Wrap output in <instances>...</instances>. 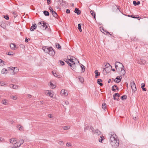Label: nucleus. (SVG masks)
Masks as SVG:
<instances>
[{"mask_svg":"<svg viewBox=\"0 0 148 148\" xmlns=\"http://www.w3.org/2000/svg\"><path fill=\"white\" fill-rule=\"evenodd\" d=\"M48 25V24L46 23L45 22L43 21L39 22L38 24V27L43 30H45L47 27Z\"/></svg>","mask_w":148,"mask_h":148,"instance_id":"obj_1","label":"nucleus"},{"mask_svg":"<svg viewBox=\"0 0 148 148\" xmlns=\"http://www.w3.org/2000/svg\"><path fill=\"white\" fill-rule=\"evenodd\" d=\"M110 143L113 147L116 148L119 146V140L116 139L114 141H112V142H110Z\"/></svg>","mask_w":148,"mask_h":148,"instance_id":"obj_2","label":"nucleus"},{"mask_svg":"<svg viewBox=\"0 0 148 148\" xmlns=\"http://www.w3.org/2000/svg\"><path fill=\"white\" fill-rule=\"evenodd\" d=\"M20 142H21V143L18 145L16 144V143H14V145H13L12 146H11L10 147L12 148H17L18 147H19L21 145H22L24 143V140L22 139H20Z\"/></svg>","mask_w":148,"mask_h":148,"instance_id":"obj_3","label":"nucleus"},{"mask_svg":"<svg viewBox=\"0 0 148 148\" xmlns=\"http://www.w3.org/2000/svg\"><path fill=\"white\" fill-rule=\"evenodd\" d=\"M115 67L117 71L118 72H119L120 70V68L119 67V68H118V65H119L120 67L121 66L123 67L124 68V66L122 64L119 62H116L115 63Z\"/></svg>","mask_w":148,"mask_h":148,"instance_id":"obj_4","label":"nucleus"},{"mask_svg":"<svg viewBox=\"0 0 148 148\" xmlns=\"http://www.w3.org/2000/svg\"><path fill=\"white\" fill-rule=\"evenodd\" d=\"M131 87L132 90L133 92H135L136 90V85L134 81L131 80L130 83Z\"/></svg>","mask_w":148,"mask_h":148,"instance_id":"obj_5","label":"nucleus"},{"mask_svg":"<svg viewBox=\"0 0 148 148\" xmlns=\"http://www.w3.org/2000/svg\"><path fill=\"white\" fill-rule=\"evenodd\" d=\"M49 9L50 10V12L53 16L55 18H57L58 16V14L56 12L53 10L51 6H49Z\"/></svg>","mask_w":148,"mask_h":148,"instance_id":"obj_6","label":"nucleus"},{"mask_svg":"<svg viewBox=\"0 0 148 148\" xmlns=\"http://www.w3.org/2000/svg\"><path fill=\"white\" fill-rule=\"evenodd\" d=\"M123 67H120V70L119 72H118L119 73V74L122 76V75H124L125 73V71L124 70Z\"/></svg>","mask_w":148,"mask_h":148,"instance_id":"obj_7","label":"nucleus"},{"mask_svg":"<svg viewBox=\"0 0 148 148\" xmlns=\"http://www.w3.org/2000/svg\"><path fill=\"white\" fill-rule=\"evenodd\" d=\"M48 53L52 56H53L55 55V52L52 47H49V50Z\"/></svg>","mask_w":148,"mask_h":148,"instance_id":"obj_8","label":"nucleus"},{"mask_svg":"<svg viewBox=\"0 0 148 148\" xmlns=\"http://www.w3.org/2000/svg\"><path fill=\"white\" fill-rule=\"evenodd\" d=\"M122 78V77L121 76H118L114 80V81L116 83H119L121 81Z\"/></svg>","mask_w":148,"mask_h":148,"instance_id":"obj_9","label":"nucleus"},{"mask_svg":"<svg viewBox=\"0 0 148 148\" xmlns=\"http://www.w3.org/2000/svg\"><path fill=\"white\" fill-rule=\"evenodd\" d=\"M110 135L111 136H110V143L112 142V141H114L116 139V136L115 134H111Z\"/></svg>","mask_w":148,"mask_h":148,"instance_id":"obj_10","label":"nucleus"},{"mask_svg":"<svg viewBox=\"0 0 148 148\" xmlns=\"http://www.w3.org/2000/svg\"><path fill=\"white\" fill-rule=\"evenodd\" d=\"M146 61L143 59H140L138 61V63L140 64H144L146 63Z\"/></svg>","mask_w":148,"mask_h":148,"instance_id":"obj_11","label":"nucleus"},{"mask_svg":"<svg viewBox=\"0 0 148 148\" xmlns=\"http://www.w3.org/2000/svg\"><path fill=\"white\" fill-rule=\"evenodd\" d=\"M72 58H71L70 59H69V61H70L69 62H70V63H71L72 64H75L74 60H76L77 59L73 56L72 57Z\"/></svg>","mask_w":148,"mask_h":148,"instance_id":"obj_12","label":"nucleus"},{"mask_svg":"<svg viewBox=\"0 0 148 148\" xmlns=\"http://www.w3.org/2000/svg\"><path fill=\"white\" fill-rule=\"evenodd\" d=\"M42 49L45 52L48 53L49 50V47L47 48V47L44 46L43 47Z\"/></svg>","mask_w":148,"mask_h":148,"instance_id":"obj_13","label":"nucleus"},{"mask_svg":"<svg viewBox=\"0 0 148 148\" xmlns=\"http://www.w3.org/2000/svg\"><path fill=\"white\" fill-rule=\"evenodd\" d=\"M37 26L36 24L35 23L34 25H32L30 29V30L31 31H34L35 29H36Z\"/></svg>","mask_w":148,"mask_h":148,"instance_id":"obj_14","label":"nucleus"},{"mask_svg":"<svg viewBox=\"0 0 148 148\" xmlns=\"http://www.w3.org/2000/svg\"><path fill=\"white\" fill-rule=\"evenodd\" d=\"M74 12L77 14L78 15H79L81 13V11L78 8H75V10Z\"/></svg>","mask_w":148,"mask_h":148,"instance_id":"obj_15","label":"nucleus"},{"mask_svg":"<svg viewBox=\"0 0 148 148\" xmlns=\"http://www.w3.org/2000/svg\"><path fill=\"white\" fill-rule=\"evenodd\" d=\"M95 73L96 75L95 76V77L96 78H98V76L100 75V72H99L97 70L95 71Z\"/></svg>","mask_w":148,"mask_h":148,"instance_id":"obj_16","label":"nucleus"},{"mask_svg":"<svg viewBox=\"0 0 148 148\" xmlns=\"http://www.w3.org/2000/svg\"><path fill=\"white\" fill-rule=\"evenodd\" d=\"M45 93L48 94L51 97L53 98V94L51 92H49V90H46L45 91Z\"/></svg>","mask_w":148,"mask_h":148,"instance_id":"obj_17","label":"nucleus"},{"mask_svg":"<svg viewBox=\"0 0 148 148\" xmlns=\"http://www.w3.org/2000/svg\"><path fill=\"white\" fill-rule=\"evenodd\" d=\"M102 81H103L101 79H99L97 80V83L100 86H102L103 84L101 82H102Z\"/></svg>","mask_w":148,"mask_h":148,"instance_id":"obj_18","label":"nucleus"},{"mask_svg":"<svg viewBox=\"0 0 148 148\" xmlns=\"http://www.w3.org/2000/svg\"><path fill=\"white\" fill-rule=\"evenodd\" d=\"M10 143L12 144L14 143H16V140L15 138H12L10 139Z\"/></svg>","mask_w":148,"mask_h":148,"instance_id":"obj_19","label":"nucleus"},{"mask_svg":"<svg viewBox=\"0 0 148 148\" xmlns=\"http://www.w3.org/2000/svg\"><path fill=\"white\" fill-rule=\"evenodd\" d=\"M71 66H70L71 68V69L75 71L76 69V66H75V64H72L71 63Z\"/></svg>","mask_w":148,"mask_h":148,"instance_id":"obj_20","label":"nucleus"},{"mask_svg":"<svg viewBox=\"0 0 148 148\" xmlns=\"http://www.w3.org/2000/svg\"><path fill=\"white\" fill-rule=\"evenodd\" d=\"M106 67L104 69V70H107V69L108 68H112V66H111L109 63H107L105 65Z\"/></svg>","mask_w":148,"mask_h":148,"instance_id":"obj_21","label":"nucleus"},{"mask_svg":"<svg viewBox=\"0 0 148 148\" xmlns=\"http://www.w3.org/2000/svg\"><path fill=\"white\" fill-rule=\"evenodd\" d=\"M10 47L12 49H15V48L16 47L15 44L11 43L10 45Z\"/></svg>","mask_w":148,"mask_h":148,"instance_id":"obj_22","label":"nucleus"},{"mask_svg":"<svg viewBox=\"0 0 148 148\" xmlns=\"http://www.w3.org/2000/svg\"><path fill=\"white\" fill-rule=\"evenodd\" d=\"M10 87L14 89H17L18 88V86L17 85L12 84L10 85Z\"/></svg>","mask_w":148,"mask_h":148,"instance_id":"obj_23","label":"nucleus"},{"mask_svg":"<svg viewBox=\"0 0 148 148\" xmlns=\"http://www.w3.org/2000/svg\"><path fill=\"white\" fill-rule=\"evenodd\" d=\"M64 60L70 66H71V63L69 62V59L65 58L64 59Z\"/></svg>","mask_w":148,"mask_h":148,"instance_id":"obj_24","label":"nucleus"},{"mask_svg":"<svg viewBox=\"0 0 148 148\" xmlns=\"http://www.w3.org/2000/svg\"><path fill=\"white\" fill-rule=\"evenodd\" d=\"M95 133L97 135H99L101 134V132L98 129L96 130L95 131Z\"/></svg>","mask_w":148,"mask_h":148,"instance_id":"obj_25","label":"nucleus"},{"mask_svg":"<svg viewBox=\"0 0 148 148\" xmlns=\"http://www.w3.org/2000/svg\"><path fill=\"white\" fill-rule=\"evenodd\" d=\"M90 13L91 14L92 16L94 17V18L95 19L96 18V14L94 12L93 10H91L90 11Z\"/></svg>","mask_w":148,"mask_h":148,"instance_id":"obj_26","label":"nucleus"},{"mask_svg":"<svg viewBox=\"0 0 148 148\" xmlns=\"http://www.w3.org/2000/svg\"><path fill=\"white\" fill-rule=\"evenodd\" d=\"M61 93L62 95H67L68 94V93H67L66 94L65 91V90L64 89H62V90H61Z\"/></svg>","mask_w":148,"mask_h":148,"instance_id":"obj_27","label":"nucleus"},{"mask_svg":"<svg viewBox=\"0 0 148 148\" xmlns=\"http://www.w3.org/2000/svg\"><path fill=\"white\" fill-rule=\"evenodd\" d=\"M43 13L44 15L45 16H48L49 15V12L46 10L44 11Z\"/></svg>","mask_w":148,"mask_h":148,"instance_id":"obj_28","label":"nucleus"},{"mask_svg":"<svg viewBox=\"0 0 148 148\" xmlns=\"http://www.w3.org/2000/svg\"><path fill=\"white\" fill-rule=\"evenodd\" d=\"M140 1H138L137 2L135 1H133V4L135 5L136 6L137 5H138L140 4Z\"/></svg>","mask_w":148,"mask_h":148,"instance_id":"obj_29","label":"nucleus"},{"mask_svg":"<svg viewBox=\"0 0 148 148\" xmlns=\"http://www.w3.org/2000/svg\"><path fill=\"white\" fill-rule=\"evenodd\" d=\"M6 24L4 23H2L0 25L1 27L3 29H5L6 27Z\"/></svg>","mask_w":148,"mask_h":148,"instance_id":"obj_30","label":"nucleus"},{"mask_svg":"<svg viewBox=\"0 0 148 148\" xmlns=\"http://www.w3.org/2000/svg\"><path fill=\"white\" fill-rule=\"evenodd\" d=\"M80 66H81V68L82 70V73L84 72L85 70V66L82 64H81L80 65Z\"/></svg>","mask_w":148,"mask_h":148,"instance_id":"obj_31","label":"nucleus"},{"mask_svg":"<svg viewBox=\"0 0 148 148\" xmlns=\"http://www.w3.org/2000/svg\"><path fill=\"white\" fill-rule=\"evenodd\" d=\"M8 71L5 69H3L2 70V73L3 74H6L7 73Z\"/></svg>","mask_w":148,"mask_h":148,"instance_id":"obj_32","label":"nucleus"},{"mask_svg":"<svg viewBox=\"0 0 148 148\" xmlns=\"http://www.w3.org/2000/svg\"><path fill=\"white\" fill-rule=\"evenodd\" d=\"M100 138L99 139V141L101 143H102L103 140L104 139V137L103 136H100Z\"/></svg>","mask_w":148,"mask_h":148,"instance_id":"obj_33","label":"nucleus"},{"mask_svg":"<svg viewBox=\"0 0 148 148\" xmlns=\"http://www.w3.org/2000/svg\"><path fill=\"white\" fill-rule=\"evenodd\" d=\"M90 131L92 132L94 134L95 133V130H94V128L92 127V126H90Z\"/></svg>","mask_w":148,"mask_h":148,"instance_id":"obj_34","label":"nucleus"},{"mask_svg":"<svg viewBox=\"0 0 148 148\" xmlns=\"http://www.w3.org/2000/svg\"><path fill=\"white\" fill-rule=\"evenodd\" d=\"M55 46H56V47L57 49H61V46L59 44H58V43L56 44L55 45Z\"/></svg>","mask_w":148,"mask_h":148,"instance_id":"obj_35","label":"nucleus"},{"mask_svg":"<svg viewBox=\"0 0 148 148\" xmlns=\"http://www.w3.org/2000/svg\"><path fill=\"white\" fill-rule=\"evenodd\" d=\"M3 62V61L0 59V66H2L5 65Z\"/></svg>","mask_w":148,"mask_h":148,"instance_id":"obj_36","label":"nucleus"},{"mask_svg":"<svg viewBox=\"0 0 148 148\" xmlns=\"http://www.w3.org/2000/svg\"><path fill=\"white\" fill-rule=\"evenodd\" d=\"M78 29L79 30V31L81 32L82 31V30L81 29V26L80 24H79L78 25Z\"/></svg>","mask_w":148,"mask_h":148,"instance_id":"obj_37","label":"nucleus"},{"mask_svg":"<svg viewBox=\"0 0 148 148\" xmlns=\"http://www.w3.org/2000/svg\"><path fill=\"white\" fill-rule=\"evenodd\" d=\"M89 126L87 125H85V127L84 128V131L86 132L87 130H88L89 129Z\"/></svg>","mask_w":148,"mask_h":148,"instance_id":"obj_38","label":"nucleus"},{"mask_svg":"<svg viewBox=\"0 0 148 148\" xmlns=\"http://www.w3.org/2000/svg\"><path fill=\"white\" fill-rule=\"evenodd\" d=\"M102 108L104 110H106V104L105 103L102 104Z\"/></svg>","mask_w":148,"mask_h":148,"instance_id":"obj_39","label":"nucleus"},{"mask_svg":"<svg viewBox=\"0 0 148 148\" xmlns=\"http://www.w3.org/2000/svg\"><path fill=\"white\" fill-rule=\"evenodd\" d=\"M79 81L81 83H83L84 81L83 78L82 77H79Z\"/></svg>","mask_w":148,"mask_h":148,"instance_id":"obj_40","label":"nucleus"},{"mask_svg":"<svg viewBox=\"0 0 148 148\" xmlns=\"http://www.w3.org/2000/svg\"><path fill=\"white\" fill-rule=\"evenodd\" d=\"M18 129L20 130H23V127L20 125H18Z\"/></svg>","mask_w":148,"mask_h":148,"instance_id":"obj_41","label":"nucleus"},{"mask_svg":"<svg viewBox=\"0 0 148 148\" xmlns=\"http://www.w3.org/2000/svg\"><path fill=\"white\" fill-rule=\"evenodd\" d=\"M70 128V127L69 126H64L63 127V128L64 130H68Z\"/></svg>","mask_w":148,"mask_h":148,"instance_id":"obj_42","label":"nucleus"},{"mask_svg":"<svg viewBox=\"0 0 148 148\" xmlns=\"http://www.w3.org/2000/svg\"><path fill=\"white\" fill-rule=\"evenodd\" d=\"M127 96L126 95H123L121 97V99L122 100H124L125 99H127Z\"/></svg>","mask_w":148,"mask_h":148,"instance_id":"obj_43","label":"nucleus"},{"mask_svg":"<svg viewBox=\"0 0 148 148\" xmlns=\"http://www.w3.org/2000/svg\"><path fill=\"white\" fill-rule=\"evenodd\" d=\"M13 14L14 16V18H16L17 16V14L16 12H13Z\"/></svg>","mask_w":148,"mask_h":148,"instance_id":"obj_44","label":"nucleus"},{"mask_svg":"<svg viewBox=\"0 0 148 148\" xmlns=\"http://www.w3.org/2000/svg\"><path fill=\"white\" fill-rule=\"evenodd\" d=\"M107 70H104L105 71H106L107 73H109V71H110V68H107Z\"/></svg>","mask_w":148,"mask_h":148,"instance_id":"obj_45","label":"nucleus"},{"mask_svg":"<svg viewBox=\"0 0 148 148\" xmlns=\"http://www.w3.org/2000/svg\"><path fill=\"white\" fill-rule=\"evenodd\" d=\"M59 62L60 63V64L62 65H65V63H64V62L62 60H60L59 61Z\"/></svg>","mask_w":148,"mask_h":148,"instance_id":"obj_46","label":"nucleus"},{"mask_svg":"<svg viewBox=\"0 0 148 148\" xmlns=\"http://www.w3.org/2000/svg\"><path fill=\"white\" fill-rule=\"evenodd\" d=\"M66 2L65 1H63V2H62L61 4L60 5H62V6H65L66 5Z\"/></svg>","mask_w":148,"mask_h":148,"instance_id":"obj_47","label":"nucleus"},{"mask_svg":"<svg viewBox=\"0 0 148 148\" xmlns=\"http://www.w3.org/2000/svg\"><path fill=\"white\" fill-rule=\"evenodd\" d=\"M2 102H3V104L5 105H7V103L5 100L4 99V100H2Z\"/></svg>","mask_w":148,"mask_h":148,"instance_id":"obj_48","label":"nucleus"},{"mask_svg":"<svg viewBox=\"0 0 148 148\" xmlns=\"http://www.w3.org/2000/svg\"><path fill=\"white\" fill-rule=\"evenodd\" d=\"M4 18L7 20H8L9 19V16L8 15L5 16Z\"/></svg>","mask_w":148,"mask_h":148,"instance_id":"obj_49","label":"nucleus"},{"mask_svg":"<svg viewBox=\"0 0 148 148\" xmlns=\"http://www.w3.org/2000/svg\"><path fill=\"white\" fill-rule=\"evenodd\" d=\"M52 73H53V74L55 76V77H58V75L56 73H54V72H53V71H52Z\"/></svg>","mask_w":148,"mask_h":148,"instance_id":"obj_50","label":"nucleus"},{"mask_svg":"<svg viewBox=\"0 0 148 148\" xmlns=\"http://www.w3.org/2000/svg\"><path fill=\"white\" fill-rule=\"evenodd\" d=\"M7 54L8 55H13V53L12 51L9 52Z\"/></svg>","mask_w":148,"mask_h":148,"instance_id":"obj_51","label":"nucleus"},{"mask_svg":"<svg viewBox=\"0 0 148 148\" xmlns=\"http://www.w3.org/2000/svg\"><path fill=\"white\" fill-rule=\"evenodd\" d=\"M103 32V33H104V34H106V35H107L108 34H110V33L108 32L107 31H106L105 30L104 32Z\"/></svg>","mask_w":148,"mask_h":148,"instance_id":"obj_52","label":"nucleus"},{"mask_svg":"<svg viewBox=\"0 0 148 148\" xmlns=\"http://www.w3.org/2000/svg\"><path fill=\"white\" fill-rule=\"evenodd\" d=\"M57 2H59L60 3V5L61 4L62 2H63V0H56Z\"/></svg>","mask_w":148,"mask_h":148,"instance_id":"obj_53","label":"nucleus"},{"mask_svg":"<svg viewBox=\"0 0 148 148\" xmlns=\"http://www.w3.org/2000/svg\"><path fill=\"white\" fill-rule=\"evenodd\" d=\"M1 85V86H4L5 85V84L4 83V82H2L0 83Z\"/></svg>","mask_w":148,"mask_h":148,"instance_id":"obj_54","label":"nucleus"},{"mask_svg":"<svg viewBox=\"0 0 148 148\" xmlns=\"http://www.w3.org/2000/svg\"><path fill=\"white\" fill-rule=\"evenodd\" d=\"M11 98L14 100H16L17 98L14 96H11Z\"/></svg>","mask_w":148,"mask_h":148,"instance_id":"obj_55","label":"nucleus"},{"mask_svg":"<svg viewBox=\"0 0 148 148\" xmlns=\"http://www.w3.org/2000/svg\"><path fill=\"white\" fill-rule=\"evenodd\" d=\"M114 96L117 97H120V95L118 93H116L114 94Z\"/></svg>","mask_w":148,"mask_h":148,"instance_id":"obj_56","label":"nucleus"},{"mask_svg":"<svg viewBox=\"0 0 148 148\" xmlns=\"http://www.w3.org/2000/svg\"><path fill=\"white\" fill-rule=\"evenodd\" d=\"M141 88H144L145 86V84L144 83H143L141 84Z\"/></svg>","mask_w":148,"mask_h":148,"instance_id":"obj_57","label":"nucleus"},{"mask_svg":"<svg viewBox=\"0 0 148 148\" xmlns=\"http://www.w3.org/2000/svg\"><path fill=\"white\" fill-rule=\"evenodd\" d=\"M113 86H114V87H115L116 88V89L117 90H119V88L116 85H114Z\"/></svg>","mask_w":148,"mask_h":148,"instance_id":"obj_58","label":"nucleus"},{"mask_svg":"<svg viewBox=\"0 0 148 148\" xmlns=\"http://www.w3.org/2000/svg\"><path fill=\"white\" fill-rule=\"evenodd\" d=\"M66 12L67 14L69 13L70 12V10L69 9H67L66 10Z\"/></svg>","mask_w":148,"mask_h":148,"instance_id":"obj_59","label":"nucleus"},{"mask_svg":"<svg viewBox=\"0 0 148 148\" xmlns=\"http://www.w3.org/2000/svg\"><path fill=\"white\" fill-rule=\"evenodd\" d=\"M112 90L114 92H115L116 91V90L115 88H114V87L113 86H112Z\"/></svg>","mask_w":148,"mask_h":148,"instance_id":"obj_60","label":"nucleus"},{"mask_svg":"<svg viewBox=\"0 0 148 148\" xmlns=\"http://www.w3.org/2000/svg\"><path fill=\"white\" fill-rule=\"evenodd\" d=\"M58 143L60 145H62L64 144V143L62 141H59Z\"/></svg>","mask_w":148,"mask_h":148,"instance_id":"obj_61","label":"nucleus"},{"mask_svg":"<svg viewBox=\"0 0 148 148\" xmlns=\"http://www.w3.org/2000/svg\"><path fill=\"white\" fill-rule=\"evenodd\" d=\"M100 30H101V32H102V31H101V30H102L104 32L105 31V30H104V29L103 28V27H101L100 28Z\"/></svg>","mask_w":148,"mask_h":148,"instance_id":"obj_62","label":"nucleus"},{"mask_svg":"<svg viewBox=\"0 0 148 148\" xmlns=\"http://www.w3.org/2000/svg\"><path fill=\"white\" fill-rule=\"evenodd\" d=\"M56 87V86L53 84L52 86H51V87L52 88H55Z\"/></svg>","mask_w":148,"mask_h":148,"instance_id":"obj_63","label":"nucleus"},{"mask_svg":"<svg viewBox=\"0 0 148 148\" xmlns=\"http://www.w3.org/2000/svg\"><path fill=\"white\" fill-rule=\"evenodd\" d=\"M16 143L17 145H19L21 143V142H20V139L18 141V142H17Z\"/></svg>","mask_w":148,"mask_h":148,"instance_id":"obj_64","label":"nucleus"}]
</instances>
